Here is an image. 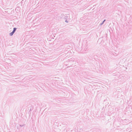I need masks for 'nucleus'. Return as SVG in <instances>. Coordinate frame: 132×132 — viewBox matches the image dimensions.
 <instances>
[{
  "label": "nucleus",
  "instance_id": "1",
  "mask_svg": "<svg viewBox=\"0 0 132 132\" xmlns=\"http://www.w3.org/2000/svg\"><path fill=\"white\" fill-rule=\"evenodd\" d=\"M14 33V32L12 31V32L10 33V36H12Z\"/></svg>",
  "mask_w": 132,
  "mask_h": 132
},
{
  "label": "nucleus",
  "instance_id": "2",
  "mask_svg": "<svg viewBox=\"0 0 132 132\" xmlns=\"http://www.w3.org/2000/svg\"><path fill=\"white\" fill-rule=\"evenodd\" d=\"M16 29V28H14V30L13 31L14 32H14H15V31Z\"/></svg>",
  "mask_w": 132,
  "mask_h": 132
}]
</instances>
